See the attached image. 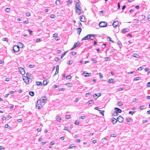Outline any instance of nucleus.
<instances>
[{"instance_id":"obj_43","label":"nucleus","mask_w":150,"mask_h":150,"mask_svg":"<svg viewBox=\"0 0 150 150\" xmlns=\"http://www.w3.org/2000/svg\"><path fill=\"white\" fill-rule=\"evenodd\" d=\"M55 15L53 14H51L50 15V17L52 18H55Z\"/></svg>"},{"instance_id":"obj_33","label":"nucleus","mask_w":150,"mask_h":150,"mask_svg":"<svg viewBox=\"0 0 150 150\" xmlns=\"http://www.w3.org/2000/svg\"><path fill=\"white\" fill-rule=\"evenodd\" d=\"M67 52V51H65L62 54L61 56H64V55H65Z\"/></svg>"},{"instance_id":"obj_22","label":"nucleus","mask_w":150,"mask_h":150,"mask_svg":"<svg viewBox=\"0 0 150 150\" xmlns=\"http://www.w3.org/2000/svg\"><path fill=\"white\" fill-rule=\"evenodd\" d=\"M55 4L57 6H59L60 5V2L59 0H56L55 1Z\"/></svg>"},{"instance_id":"obj_60","label":"nucleus","mask_w":150,"mask_h":150,"mask_svg":"<svg viewBox=\"0 0 150 150\" xmlns=\"http://www.w3.org/2000/svg\"><path fill=\"white\" fill-rule=\"evenodd\" d=\"M134 112L133 111H129V114H131L132 115H133V114H134Z\"/></svg>"},{"instance_id":"obj_53","label":"nucleus","mask_w":150,"mask_h":150,"mask_svg":"<svg viewBox=\"0 0 150 150\" xmlns=\"http://www.w3.org/2000/svg\"><path fill=\"white\" fill-rule=\"evenodd\" d=\"M9 80H10V78H5V81H9Z\"/></svg>"},{"instance_id":"obj_25","label":"nucleus","mask_w":150,"mask_h":150,"mask_svg":"<svg viewBox=\"0 0 150 150\" xmlns=\"http://www.w3.org/2000/svg\"><path fill=\"white\" fill-rule=\"evenodd\" d=\"M36 84L38 86H40L42 85V82H41L37 81L36 82Z\"/></svg>"},{"instance_id":"obj_47","label":"nucleus","mask_w":150,"mask_h":150,"mask_svg":"<svg viewBox=\"0 0 150 150\" xmlns=\"http://www.w3.org/2000/svg\"><path fill=\"white\" fill-rule=\"evenodd\" d=\"M106 44H103L102 45V47L103 48H104L106 47Z\"/></svg>"},{"instance_id":"obj_46","label":"nucleus","mask_w":150,"mask_h":150,"mask_svg":"<svg viewBox=\"0 0 150 150\" xmlns=\"http://www.w3.org/2000/svg\"><path fill=\"white\" fill-rule=\"evenodd\" d=\"M117 136L116 135H115L114 134H111L110 137H115Z\"/></svg>"},{"instance_id":"obj_51","label":"nucleus","mask_w":150,"mask_h":150,"mask_svg":"<svg viewBox=\"0 0 150 150\" xmlns=\"http://www.w3.org/2000/svg\"><path fill=\"white\" fill-rule=\"evenodd\" d=\"M26 15L27 16H29L30 15V13L28 12L26 13Z\"/></svg>"},{"instance_id":"obj_54","label":"nucleus","mask_w":150,"mask_h":150,"mask_svg":"<svg viewBox=\"0 0 150 150\" xmlns=\"http://www.w3.org/2000/svg\"><path fill=\"white\" fill-rule=\"evenodd\" d=\"M55 39L57 40H59V38L56 36V37H55Z\"/></svg>"},{"instance_id":"obj_49","label":"nucleus","mask_w":150,"mask_h":150,"mask_svg":"<svg viewBox=\"0 0 150 150\" xmlns=\"http://www.w3.org/2000/svg\"><path fill=\"white\" fill-rule=\"evenodd\" d=\"M30 73H27L26 74V77H29L30 76Z\"/></svg>"},{"instance_id":"obj_18","label":"nucleus","mask_w":150,"mask_h":150,"mask_svg":"<svg viewBox=\"0 0 150 150\" xmlns=\"http://www.w3.org/2000/svg\"><path fill=\"white\" fill-rule=\"evenodd\" d=\"M117 122V120L115 118H113L112 119V122L113 124H115Z\"/></svg>"},{"instance_id":"obj_20","label":"nucleus","mask_w":150,"mask_h":150,"mask_svg":"<svg viewBox=\"0 0 150 150\" xmlns=\"http://www.w3.org/2000/svg\"><path fill=\"white\" fill-rule=\"evenodd\" d=\"M83 17L84 18V16H80V19L81 21L84 22L85 21V20L84 18H83Z\"/></svg>"},{"instance_id":"obj_37","label":"nucleus","mask_w":150,"mask_h":150,"mask_svg":"<svg viewBox=\"0 0 150 150\" xmlns=\"http://www.w3.org/2000/svg\"><path fill=\"white\" fill-rule=\"evenodd\" d=\"M99 76L100 77V78H103V75L102 74L100 73H99Z\"/></svg>"},{"instance_id":"obj_9","label":"nucleus","mask_w":150,"mask_h":150,"mask_svg":"<svg viewBox=\"0 0 150 150\" xmlns=\"http://www.w3.org/2000/svg\"><path fill=\"white\" fill-rule=\"evenodd\" d=\"M123 118L121 116H119L117 118V121L120 123L122 122L123 121Z\"/></svg>"},{"instance_id":"obj_3","label":"nucleus","mask_w":150,"mask_h":150,"mask_svg":"<svg viewBox=\"0 0 150 150\" xmlns=\"http://www.w3.org/2000/svg\"><path fill=\"white\" fill-rule=\"evenodd\" d=\"M75 48V43L74 44V45L73 47L71 48L70 50L67 51V52L70 54V56H74L75 55V52H72L71 50Z\"/></svg>"},{"instance_id":"obj_5","label":"nucleus","mask_w":150,"mask_h":150,"mask_svg":"<svg viewBox=\"0 0 150 150\" xmlns=\"http://www.w3.org/2000/svg\"><path fill=\"white\" fill-rule=\"evenodd\" d=\"M99 25L100 27H105L107 26V23L105 22L101 21L99 23Z\"/></svg>"},{"instance_id":"obj_4","label":"nucleus","mask_w":150,"mask_h":150,"mask_svg":"<svg viewBox=\"0 0 150 150\" xmlns=\"http://www.w3.org/2000/svg\"><path fill=\"white\" fill-rule=\"evenodd\" d=\"M36 108L40 109L42 107V104L40 100H38L36 105Z\"/></svg>"},{"instance_id":"obj_36","label":"nucleus","mask_w":150,"mask_h":150,"mask_svg":"<svg viewBox=\"0 0 150 150\" xmlns=\"http://www.w3.org/2000/svg\"><path fill=\"white\" fill-rule=\"evenodd\" d=\"M70 116L68 115H66V118L67 119H69L70 118Z\"/></svg>"},{"instance_id":"obj_41","label":"nucleus","mask_w":150,"mask_h":150,"mask_svg":"<svg viewBox=\"0 0 150 150\" xmlns=\"http://www.w3.org/2000/svg\"><path fill=\"white\" fill-rule=\"evenodd\" d=\"M131 120V118H127L126 119V121L127 122H130Z\"/></svg>"},{"instance_id":"obj_63","label":"nucleus","mask_w":150,"mask_h":150,"mask_svg":"<svg viewBox=\"0 0 150 150\" xmlns=\"http://www.w3.org/2000/svg\"><path fill=\"white\" fill-rule=\"evenodd\" d=\"M147 86L148 87H150V82H148L147 84Z\"/></svg>"},{"instance_id":"obj_45","label":"nucleus","mask_w":150,"mask_h":150,"mask_svg":"<svg viewBox=\"0 0 150 150\" xmlns=\"http://www.w3.org/2000/svg\"><path fill=\"white\" fill-rule=\"evenodd\" d=\"M2 40L3 41H6V42H7L8 41V40L7 39L5 38H3V39Z\"/></svg>"},{"instance_id":"obj_39","label":"nucleus","mask_w":150,"mask_h":150,"mask_svg":"<svg viewBox=\"0 0 150 150\" xmlns=\"http://www.w3.org/2000/svg\"><path fill=\"white\" fill-rule=\"evenodd\" d=\"M105 59L106 61L109 60H110V57H106L105 58Z\"/></svg>"},{"instance_id":"obj_27","label":"nucleus","mask_w":150,"mask_h":150,"mask_svg":"<svg viewBox=\"0 0 150 150\" xmlns=\"http://www.w3.org/2000/svg\"><path fill=\"white\" fill-rule=\"evenodd\" d=\"M47 84V82L46 80H44L43 82V84L44 85H46Z\"/></svg>"},{"instance_id":"obj_31","label":"nucleus","mask_w":150,"mask_h":150,"mask_svg":"<svg viewBox=\"0 0 150 150\" xmlns=\"http://www.w3.org/2000/svg\"><path fill=\"white\" fill-rule=\"evenodd\" d=\"M65 85L68 87H70L72 86V84L71 83H66Z\"/></svg>"},{"instance_id":"obj_6","label":"nucleus","mask_w":150,"mask_h":150,"mask_svg":"<svg viewBox=\"0 0 150 150\" xmlns=\"http://www.w3.org/2000/svg\"><path fill=\"white\" fill-rule=\"evenodd\" d=\"M45 97L43 96L41 97L40 99L38 100H40L41 103H46L47 102V99L45 98Z\"/></svg>"},{"instance_id":"obj_59","label":"nucleus","mask_w":150,"mask_h":150,"mask_svg":"<svg viewBox=\"0 0 150 150\" xmlns=\"http://www.w3.org/2000/svg\"><path fill=\"white\" fill-rule=\"evenodd\" d=\"M145 71H147L148 73L149 71V69L148 68H146L145 69Z\"/></svg>"},{"instance_id":"obj_55","label":"nucleus","mask_w":150,"mask_h":150,"mask_svg":"<svg viewBox=\"0 0 150 150\" xmlns=\"http://www.w3.org/2000/svg\"><path fill=\"white\" fill-rule=\"evenodd\" d=\"M144 108V106H140L139 107V108L140 109L142 110Z\"/></svg>"},{"instance_id":"obj_35","label":"nucleus","mask_w":150,"mask_h":150,"mask_svg":"<svg viewBox=\"0 0 150 150\" xmlns=\"http://www.w3.org/2000/svg\"><path fill=\"white\" fill-rule=\"evenodd\" d=\"M71 78V77L70 75H68L66 77V78L67 79H69Z\"/></svg>"},{"instance_id":"obj_56","label":"nucleus","mask_w":150,"mask_h":150,"mask_svg":"<svg viewBox=\"0 0 150 150\" xmlns=\"http://www.w3.org/2000/svg\"><path fill=\"white\" fill-rule=\"evenodd\" d=\"M19 45L21 47H23V44L21 43L20 42L19 44Z\"/></svg>"},{"instance_id":"obj_64","label":"nucleus","mask_w":150,"mask_h":150,"mask_svg":"<svg viewBox=\"0 0 150 150\" xmlns=\"http://www.w3.org/2000/svg\"><path fill=\"white\" fill-rule=\"evenodd\" d=\"M148 19L149 21H150V14L148 16Z\"/></svg>"},{"instance_id":"obj_61","label":"nucleus","mask_w":150,"mask_h":150,"mask_svg":"<svg viewBox=\"0 0 150 150\" xmlns=\"http://www.w3.org/2000/svg\"><path fill=\"white\" fill-rule=\"evenodd\" d=\"M58 35V34L56 33H54L53 35V37H55L56 36H57Z\"/></svg>"},{"instance_id":"obj_14","label":"nucleus","mask_w":150,"mask_h":150,"mask_svg":"<svg viewBox=\"0 0 150 150\" xmlns=\"http://www.w3.org/2000/svg\"><path fill=\"white\" fill-rule=\"evenodd\" d=\"M89 35H89V34L87 35L82 39V40H87L89 39Z\"/></svg>"},{"instance_id":"obj_8","label":"nucleus","mask_w":150,"mask_h":150,"mask_svg":"<svg viewBox=\"0 0 150 150\" xmlns=\"http://www.w3.org/2000/svg\"><path fill=\"white\" fill-rule=\"evenodd\" d=\"M13 50L14 52H16L19 50V46L17 45H15L13 47Z\"/></svg>"},{"instance_id":"obj_42","label":"nucleus","mask_w":150,"mask_h":150,"mask_svg":"<svg viewBox=\"0 0 150 150\" xmlns=\"http://www.w3.org/2000/svg\"><path fill=\"white\" fill-rule=\"evenodd\" d=\"M54 144H55V142L54 141H52L50 143V144L51 145H53Z\"/></svg>"},{"instance_id":"obj_21","label":"nucleus","mask_w":150,"mask_h":150,"mask_svg":"<svg viewBox=\"0 0 150 150\" xmlns=\"http://www.w3.org/2000/svg\"><path fill=\"white\" fill-rule=\"evenodd\" d=\"M77 33L79 35L81 31V29L80 28H77Z\"/></svg>"},{"instance_id":"obj_57","label":"nucleus","mask_w":150,"mask_h":150,"mask_svg":"<svg viewBox=\"0 0 150 150\" xmlns=\"http://www.w3.org/2000/svg\"><path fill=\"white\" fill-rule=\"evenodd\" d=\"M28 31L29 32L30 34H32V33L33 32L32 30H28Z\"/></svg>"},{"instance_id":"obj_29","label":"nucleus","mask_w":150,"mask_h":150,"mask_svg":"<svg viewBox=\"0 0 150 150\" xmlns=\"http://www.w3.org/2000/svg\"><path fill=\"white\" fill-rule=\"evenodd\" d=\"M113 79H109L108 80V82L110 83H113Z\"/></svg>"},{"instance_id":"obj_15","label":"nucleus","mask_w":150,"mask_h":150,"mask_svg":"<svg viewBox=\"0 0 150 150\" xmlns=\"http://www.w3.org/2000/svg\"><path fill=\"white\" fill-rule=\"evenodd\" d=\"M129 31V30L127 29H122L121 31V32L123 33H125L128 32Z\"/></svg>"},{"instance_id":"obj_50","label":"nucleus","mask_w":150,"mask_h":150,"mask_svg":"<svg viewBox=\"0 0 150 150\" xmlns=\"http://www.w3.org/2000/svg\"><path fill=\"white\" fill-rule=\"evenodd\" d=\"M64 130H66L68 131L69 132H70L67 129V127H64Z\"/></svg>"},{"instance_id":"obj_52","label":"nucleus","mask_w":150,"mask_h":150,"mask_svg":"<svg viewBox=\"0 0 150 150\" xmlns=\"http://www.w3.org/2000/svg\"><path fill=\"white\" fill-rule=\"evenodd\" d=\"M84 117H85L84 116H81L80 117L79 119H84Z\"/></svg>"},{"instance_id":"obj_48","label":"nucleus","mask_w":150,"mask_h":150,"mask_svg":"<svg viewBox=\"0 0 150 150\" xmlns=\"http://www.w3.org/2000/svg\"><path fill=\"white\" fill-rule=\"evenodd\" d=\"M68 64H72V61L71 60H69L68 61Z\"/></svg>"},{"instance_id":"obj_38","label":"nucleus","mask_w":150,"mask_h":150,"mask_svg":"<svg viewBox=\"0 0 150 150\" xmlns=\"http://www.w3.org/2000/svg\"><path fill=\"white\" fill-rule=\"evenodd\" d=\"M93 102V100H90L88 101L87 103L89 104H91Z\"/></svg>"},{"instance_id":"obj_23","label":"nucleus","mask_w":150,"mask_h":150,"mask_svg":"<svg viewBox=\"0 0 150 150\" xmlns=\"http://www.w3.org/2000/svg\"><path fill=\"white\" fill-rule=\"evenodd\" d=\"M75 147V145L74 144H72L70 145L69 147V149H72Z\"/></svg>"},{"instance_id":"obj_1","label":"nucleus","mask_w":150,"mask_h":150,"mask_svg":"<svg viewBox=\"0 0 150 150\" xmlns=\"http://www.w3.org/2000/svg\"><path fill=\"white\" fill-rule=\"evenodd\" d=\"M76 12L79 15L81 14V8L79 6V0H76Z\"/></svg>"},{"instance_id":"obj_32","label":"nucleus","mask_w":150,"mask_h":150,"mask_svg":"<svg viewBox=\"0 0 150 150\" xmlns=\"http://www.w3.org/2000/svg\"><path fill=\"white\" fill-rule=\"evenodd\" d=\"M87 75H84L85 77H87V76H90L91 75V73H86Z\"/></svg>"},{"instance_id":"obj_2","label":"nucleus","mask_w":150,"mask_h":150,"mask_svg":"<svg viewBox=\"0 0 150 150\" xmlns=\"http://www.w3.org/2000/svg\"><path fill=\"white\" fill-rule=\"evenodd\" d=\"M75 48V43L74 44V45L73 47L71 48L70 50L67 51V52L70 54V56H74L75 55V52H72L71 50Z\"/></svg>"},{"instance_id":"obj_62","label":"nucleus","mask_w":150,"mask_h":150,"mask_svg":"<svg viewBox=\"0 0 150 150\" xmlns=\"http://www.w3.org/2000/svg\"><path fill=\"white\" fill-rule=\"evenodd\" d=\"M118 104L120 106H121V105H122V103L121 102H120L118 103Z\"/></svg>"},{"instance_id":"obj_44","label":"nucleus","mask_w":150,"mask_h":150,"mask_svg":"<svg viewBox=\"0 0 150 150\" xmlns=\"http://www.w3.org/2000/svg\"><path fill=\"white\" fill-rule=\"evenodd\" d=\"M59 60V58L58 57H57L56 58H55L54 59V60L56 61V62H57Z\"/></svg>"},{"instance_id":"obj_40","label":"nucleus","mask_w":150,"mask_h":150,"mask_svg":"<svg viewBox=\"0 0 150 150\" xmlns=\"http://www.w3.org/2000/svg\"><path fill=\"white\" fill-rule=\"evenodd\" d=\"M10 8H7L5 9V10L7 12H8L10 11Z\"/></svg>"},{"instance_id":"obj_24","label":"nucleus","mask_w":150,"mask_h":150,"mask_svg":"<svg viewBox=\"0 0 150 150\" xmlns=\"http://www.w3.org/2000/svg\"><path fill=\"white\" fill-rule=\"evenodd\" d=\"M29 94L31 96H33L34 95V93L33 91H31L29 92Z\"/></svg>"},{"instance_id":"obj_28","label":"nucleus","mask_w":150,"mask_h":150,"mask_svg":"<svg viewBox=\"0 0 150 150\" xmlns=\"http://www.w3.org/2000/svg\"><path fill=\"white\" fill-rule=\"evenodd\" d=\"M140 79V77H138L135 78L134 79V81H138V80H139Z\"/></svg>"},{"instance_id":"obj_26","label":"nucleus","mask_w":150,"mask_h":150,"mask_svg":"<svg viewBox=\"0 0 150 150\" xmlns=\"http://www.w3.org/2000/svg\"><path fill=\"white\" fill-rule=\"evenodd\" d=\"M118 114L116 111H114L113 113V115L114 116H117Z\"/></svg>"},{"instance_id":"obj_11","label":"nucleus","mask_w":150,"mask_h":150,"mask_svg":"<svg viewBox=\"0 0 150 150\" xmlns=\"http://www.w3.org/2000/svg\"><path fill=\"white\" fill-rule=\"evenodd\" d=\"M89 39L91 40H93L96 37V35L94 34H89Z\"/></svg>"},{"instance_id":"obj_34","label":"nucleus","mask_w":150,"mask_h":150,"mask_svg":"<svg viewBox=\"0 0 150 150\" xmlns=\"http://www.w3.org/2000/svg\"><path fill=\"white\" fill-rule=\"evenodd\" d=\"M72 2V1L71 0H69V1H68L67 2V5H68L69 4H71V3Z\"/></svg>"},{"instance_id":"obj_17","label":"nucleus","mask_w":150,"mask_h":150,"mask_svg":"<svg viewBox=\"0 0 150 150\" xmlns=\"http://www.w3.org/2000/svg\"><path fill=\"white\" fill-rule=\"evenodd\" d=\"M56 119L57 120L58 122H60L62 119L61 117L57 116L55 117Z\"/></svg>"},{"instance_id":"obj_7","label":"nucleus","mask_w":150,"mask_h":150,"mask_svg":"<svg viewBox=\"0 0 150 150\" xmlns=\"http://www.w3.org/2000/svg\"><path fill=\"white\" fill-rule=\"evenodd\" d=\"M18 69L19 70V71L21 73V74L23 75L25 74V70L22 67H20L18 68Z\"/></svg>"},{"instance_id":"obj_19","label":"nucleus","mask_w":150,"mask_h":150,"mask_svg":"<svg viewBox=\"0 0 150 150\" xmlns=\"http://www.w3.org/2000/svg\"><path fill=\"white\" fill-rule=\"evenodd\" d=\"M101 95V93H98L97 94H95L93 95L94 98H95L96 97L98 96V97H99Z\"/></svg>"},{"instance_id":"obj_13","label":"nucleus","mask_w":150,"mask_h":150,"mask_svg":"<svg viewBox=\"0 0 150 150\" xmlns=\"http://www.w3.org/2000/svg\"><path fill=\"white\" fill-rule=\"evenodd\" d=\"M115 110L116 111V112H117V113H121L122 112V110L117 108H115Z\"/></svg>"},{"instance_id":"obj_10","label":"nucleus","mask_w":150,"mask_h":150,"mask_svg":"<svg viewBox=\"0 0 150 150\" xmlns=\"http://www.w3.org/2000/svg\"><path fill=\"white\" fill-rule=\"evenodd\" d=\"M29 77H26L25 76L24 78H23V80L25 83H29Z\"/></svg>"},{"instance_id":"obj_30","label":"nucleus","mask_w":150,"mask_h":150,"mask_svg":"<svg viewBox=\"0 0 150 150\" xmlns=\"http://www.w3.org/2000/svg\"><path fill=\"white\" fill-rule=\"evenodd\" d=\"M5 127L7 129H10L11 128V127L8 124H6L5 126Z\"/></svg>"},{"instance_id":"obj_16","label":"nucleus","mask_w":150,"mask_h":150,"mask_svg":"<svg viewBox=\"0 0 150 150\" xmlns=\"http://www.w3.org/2000/svg\"><path fill=\"white\" fill-rule=\"evenodd\" d=\"M59 66L57 65L56 67V71L55 74L54 75V76L58 74L59 71Z\"/></svg>"},{"instance_id":"obj_58","label":"nucleus","mask_w":150,"mask_h":150,"mask_svg":"<svg viewBox=\"0 0 150 150\" xmlns=\"http://www.w3.org/2000/svg\"><path fill=\"white\" fill-rule=\"evenodd\" d=\"M29 67L30 68H33L34 67V66L33 65H32V64H30L29 65Z\"/></svg>"},{"instance_id":"obj_12","label":"nucleus","mask_w":150,"mask_h":150,"mask_svg":"<svg viewBox=\"0 0 150 150\" xmlns=\"http://www.w3.org/2000/svg\"><path fill=\"white\" fill-rule=\"evenodd\" d=\"M118 24L119 22L118 21H115L113 22L112 25L115 28L118 25Z\"/></svg>"}]
</instances>
